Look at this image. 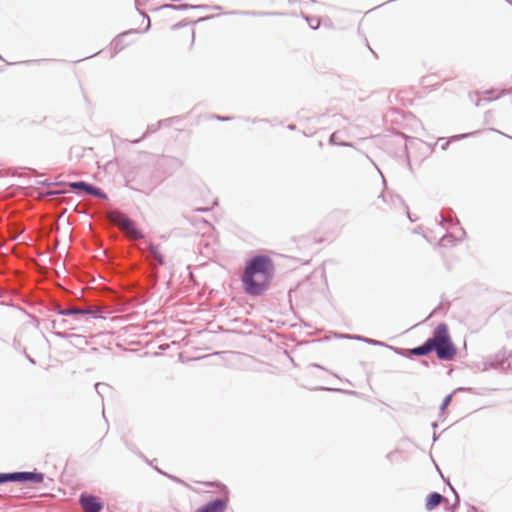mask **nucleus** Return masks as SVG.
Listing matches in <instances>:
<instances>
[{"label": "nucleus", "instance_id": "21", "mask_svg": "<svg viewBox=\"0 0 512 512\" xmlns=\"http://www.w3.org/2000/svg\"><path fill=\"white\" fill-rule=\"evenodd\" d=\"M337 134L338 132H333L330 137H329V144L331 145H339V146H343V147H349L351 146L352 144L349 143V142H337Z\"/></svg>", "mask_w": 512, "mask_h": 512}, {"label": "nucleus", "instance_id": "18", "mask_svg": "<svg viewBox=\"0 0 512 512\" xmlns=\"http://www.w3.org/2000/svg\"><path fill=\"white\" fill-rule=\"evenodd\" d=\"M353 339H356L358 341H362L364 343H367L369 345H373V346H383V347H387L389 349H392L394 348L393 346H390L384 342H381V341H378V340H375V339H372V338H367V337H364V336H354L352 337Z\"/></svg>", "mask_w": 512, "mask_h": 512}, {"label": "nucleus", "instance_id": "45", "mask_svg": "<svg viewBox=\"0 0 512 512\" xmlns=\"http://www.w3.org/2000/svg\"><path fill=\"white\" fill-rule=\"evenodd\" d=\"M206 485H208V486H214L215 484H214V483H212V482H209V483H206Z\"/></svg>", "mask_w": 512, "mask_h": 512}, {"label": "nucleus", "instance_id": "9", "mask_svg": "<svg viewBox=\"0 0 512 512\" xmlns=\"http://www.w3.org/2000/svg\"><path fill=\"white\" fill-rule=\"evenodd\" d=\"M227 14L231 15H243V16H254V17H265V16H279L282 13L270 12V11H256V10H234Z\"/></svg>", "mask_w": 512, "mask_h": 512}, {"label": "nucleus", "instance_id": "6", "mask_svg": "<svg viewBox=\"0 0 512 512\" xmlns=\"http://www.w3.org/2000/svg\"><path fill=\"white\" fill-rule=\"evenodd\" d=\"M79 503L84 512H100L103 509V503L94 495L82 493Z\"/></svg>", "mask_w": 512, "mask_h": 512}, {"label": "nucleus", "instance_id": "34", "mask_svg": "<svg viewBox=\"0 0 512 512\" xmlns=\"http://www.w3.org/2000/svg\"><path fill=\"white\" fill-rule=\"evenodd\" d=\"M287 128L291 131H294L296 129V126L294 124H289Z\"/></svg>", "mask_w": 512, "mask_h": 512}, {"label": "nucleus", "instance_id": "22", "mask_svg": "<svg viewBox=\"0 0 512 512\" xmlns=\"http://www.w3.org/2000/svg\"><path fill=\"white\" fill-rule=\"evenodd\" d=\"M455 242V238L453 237V235L451 234H446L444 236L441 237L440 241H439V244L441 246H448V245H453Z\"/></svg>", "mask_w": 512, "mask_h": 512}, {"label": "nucleus", "instance_id": "39", "mask_svg": "<svg viewBox=\"0 0 512 512\" xmlns=\"http://www.w3.org/2000/svg\"><path fill=\"white\" fill-rule=\"evenodd\" d=\"M222 491H223L225 494H227V493H228L227 487H226V486H224V485H222Z\"/></svg>", "mask_w": 512, "mask_h": 512}, {"label": "nucleus", "instance_id": "25", "mask_svg": "<svg viewBox=\"0 0 512 512\" xmlns=\"http://www.w3.org/2000/svg\"><path fill=\"white\" fill-rule=\"evenodd\" d=\"M156 470L160 473V474H163L165 476H167L168 478H170L171 480L177 482V483H181V484H185L184 481H182L181 479H179L178 477L176 476H173V475H169L165 472H163L162 470H160L159 468H156Z\"/></svg>", "mask_w": 512, "mask_h": 512}, {"label": "nucleus", "instance_id": "35", "mask_svg": "<svg viewBox=\"0 0 512 512\" xmlns=\"http://www.w3.org/2000/svg\"><path fill=\"white\" fill-rule=\"evenodd\" d=\"M463 390L471 391V388H462V387H459V388H457L454 392H457V391H463Z\"/></svg>", "mask_w": 512, "mask_h": 512}, {"label": "nucleus", "instance_id": "1", "mask_svg": "<svg viewBox=\"0 0 512 512\" xmlns=\"http://www.w3.org/2000/svg\"><path fill=\"white\" fill-rule=\"evenodd\" d=\"M392 350L404 357L418 356L423 357L435 352L439 360L451 361L457 354V347L453 343L448 325L446 323L438 324L432 331V335L421 345L411 349L392 348Z\"/></svg>", "mask_w": 512, "mask_h": 512}, {"label": "nucleus", "instance_id": "16", "mask_svg": "<svg viewBox=\"0 0 512 512\" xmlns=\"http://www.w3.org/2000/svg\"><path fill=\"white\" fill-rule=\"evenodd\" d=\"M479 131H474V132H471V133H465V134H460V135H455V136H452L450 138V140H446L445 138H440L439 141H444L442 144H441V149L442 150H446L450 144L451 141H458L460 139H464V138H468L470 136H473V135H476L478 134Z\"/></svg>", "mask_w": 512, "mask_h": 512}, {"label": "nucleus", "instance_id": "7", "mask_svg": "<svg viewBox=\"0 0 512 512\" xmlns=\"http://www.w3.org/2000/svg\"><path fill=\"white\" fill-rule=\"evenodd\" d=\"M228 505V498H216L202 506H200L195 512H224Z\"/></svg>", "mask_w": 512, "mask_h": 512}, {"label": "nucleus", "instance_id": "30", "mask_svg": "<svg viewBox=\"0 0 512 512\" xmlns=\"http://www.w3.org/2000/svg\"><path fill=\"white\" fill-rule=\"evenodd\" d=\"M63 193H64V191H62V190H54V191H48L47 195L48 196H55V195H61Z\"/></svg>", "mask_w": 512, "mask_h": 512}, {"label": "nucleus", "instance_id": "24", "mask_svg": "<svg viewBox=\"0 0 512 512\" xmlns=\"http://www.w3.org/2000/svg\"><path fill=\"white\" fill-rule=\"evenodd\" d=\"M452 396H453V394H449V395H447V396L443 399V401H442V403H441V405H440V412H444V411H445V409H446V408L448 407V405L451 403Z\"/></svg>", "mask_w": 512, "mask_h": 512}, {"label": "nucleus", "instance_id": "3", "mask_svg": "<svg viewBox=\"0 0 512 512\" xmlns=\"http://www.w3.org/2000/svg\"><path fill=\"white\" fill-rule=\"evenodd\" d=\"M114 222L121 230L131 237L135 239L143 238V233L137 228L136 223L125 214L119 213L115 215Z\"/></svg>", "mask_w": 512, "mask_h": 512}, {"label": "nucleus", "instance_id": "27", "mask_svg": "<svg viewBox=\"0 0 512 512\" xmlns=\"http://www.w3.org/2000/svg\"><path fill=\"white\" fill-rule=\"evenodd\" d=\"M306 19H307V21H308L309 26H310L312 29H316V28H318V26H319V20H318V19L309 18V17H307Z\"/></svg>", "mask_w": 512, "mask_h": 512}, {"label": "nucleus", "instance_id": "23", "mask_svg": "<svg viewBox=\"0 0 512 512\" xmlns=\"http://www.w3.org/2000/svg\"><path fill=\"white\" fill-rule=\"evenodd\" d=\"M110 386L104 383H96L95 390L97 394L103 399V394L106 390H109Z\"/></svg>", "mask_w": 512, "mask_h": 512}, {"label": "nucleus", "instance_id": "17", "mask_svg": "<svg viewBox=\"0 0 512 512\" xmlns=\"http://www.w3.org/2000/svg\"><path fill=\"white\" fill-rule=\"evenodd\" d=\"M51 328L57 331H61V329H74L71 323L66 319L61 320H52L50 322Z\"/></svg>", "mask_w": 512, "mask_h": 512}, {"label": "nucleus", "instance_id": "5", "mask_svg": "<svg viewBox=\"0 0 512 512\" xmlns=\"http://www.w3.org/2000/svg\"><path fill=\"white\" fill-rule=\"evenodd\" d=\"M68 186L74 191L82 192L84 194L91 195L100 199L107 198L102 189L85 181L70 182Z\"/></svg>", "mask_w": 512, "mask_h": 512}, {"label": "nucleus", "instance_id": "40", "mask_svg": "<svg viewBox=\"0 0 512 512\" xmlns=\"http://www.w3.org/2000/svg\"><path fill=\"white\" fill-rule=\"evenodd\" d=\"M149 29H150V19L148 18V25H147V27L145 28L144 31H148Z\"/></svg>", "mask_w": 512, "mask_h": 512}, {"label": "nucleus", "instance_id": "12", "mask_svg": "<svg viewBox=\"0 0 512 512\" xmlns=\"http://www.w3.org/2000/svg\"><path fill=\"white\" fill-rule=\"evenodd\" d=\"M209 8L208 5H192V4H164L160 7V9H173V10H185V9H199V10H207Z\"/></svg>", "mask_w": 512, "mask_h": 512}, {"label": "nucleus", "instance_id": "48", "mask_svg": "<svg viewBox=\"0 0 512 512\" xmlns=\"http://www.w3.org/2000/svg\"><path fill=\"white\" fill-rule=\"evenodd\" d=\"M0 59H1V60H4V59L2 58V56H1V55H0Z\"/></svg>", "mask_w": 512, "mask_h": 512}, {"label": "nucleus", "instance_id": "41", "mask_svg": "<svg viewBox=\"0 0 512 512\" xmlns=\"http://www.w3.org/2000/svg\"><path fill=\"white\" fill-rule=\"evenodd\" d=\"M437 427H438L437 422H433V423H432V428L435 430Z\"/></svg>", "mask_w": 512, "mask_h": 512}, {"label": "nucleus", "instance_id": "11", "mask_svg": "<svg viewBox=\"0 0 512 512\" xmlns=\"http://www.w3.org/2000/svg\"><path fill=\"white\" fill-rule=\"evenodd\" d=\"M439 220L437 222L442 227H445V225H456L459 223L458 219L455 217L453 211L451 209H448L446 212L441 213L439 215Z\"/></svg>", "mask_w": 512, "mask_h": 512}, {"label": "nucleus", "instance_id": "47", "mask_svg": "<svg viewBox=\"0 0 512 512\" xmlns=\"http://www.w3.org/2000/svg\"><path fill=\"white\" fill-rule=\"evenodd\" d=\"M312 366H313V367L321 368V367H320L319 365H317V364H313Z\"/></svg>", "mask_w": 512, "mask_h": 512}, {"label": "nucleus", "instance_id": "10", "mask_svg": "<svg viewBox=\"0 0 512 512\" xmlns=\"http://www.w3.org/2000/svg\"><path fill=\"white\" fill-rule=\"evenodd\" d=\"M442 501L447 499L438 492H431L426 498L425 508L427 511L434 510Z\"/></svg>", "mask_w": 512, "mask_h": 512}, {"label": "nucleus", "instance_id": "2", "mask_svg": "<svg viewBox=\"0 0 512 512\" xmlns=\"http://www.w3.org/2000/svg\"><path fill=\"white\" fill-rule=\"evenodd\" d=\"M275 265L273 260L263 254L250 258L245 265L241 280L245 292L250 296L263 294L274 278Z\"/></svg>", "mask_w": 512, "mask_h": 512}, {"label": "nucleus", "instance_id": "20", "mask_svg": "<svg viewBox=\"0 0 512 512\" xmlns=\"http://www.w3.org/2000/svg\"><path fill=\"white\" fill-rule=\"evenodd\" d=\"M161 121L158 122L157 124H151V125H148L147 127V130L146 132L144 133V135L139 138V139H136V140H133L132 143H139L142 139H144L147 135L151 134V133H154L156 132L160 127H161Z\"/></svg>", "mask_w": 512, "mask_h": 512}, {"label": "nucleus", "instance_id": "26", "mask_svg": "<svg viewBox=\"0 0 512 512\" xmlns=\"http://www.w3.org/2000/svg\"><path fill=\"white\" fill-rule=\"evenodd\" d=\"M10 482L9 472H1L0 473V485Z\"/></svg>", "mask_w": 512, "mask_h": 512}, {"label": "nucleus", "instance_id": "38", "mask_svg": "<svg viewBox=\"0 0 512 512\" xmlns=\"http://www.w3.org/2000/svg\"><path fill=\"white\" fill-rule=\"evenodd\" d=\"M27 359L30 363L35 364V360L31 358L30 356H27Z\"/></svg>", "mask_w": 512, "mask_h": 512}, {"label": "nucleus", "instance_id": "15", "mask_svg": "<svg viewBox=\"0 0 512 512\" xmlns=\"http://www.w3.org/2000/svg\"><path fill=\"white\" fill-rule=\"evenodd\" d=\"M138 32V30L136 29H131V30H128V31H125L123 33H120L119 35H117L114 40L112 41V46L114 48V51H115V54L118 53L119 51H121L123 48H124V45L122 43V39L128 35V34H131V33H136Z\"/></svg>", "mask_w": 512, "mask_h": 512}, {"label": "nucleus", "instance_id": "46", "mask_svg": "<svg viewBox=\"0 0 512 512\" xmlns=\"http://www.w3.org/2000/svg\"><path fill=\"white\" fill-rule=\"evenodd\" d=\"M214 9L219 10V9H221V7L220 6H215Z\"/></svg>", "mask_w": 512, "mask_h": 512}, {"label": "nucleus", "instance_id": "43", "mask_svg": "<svg viewBox=\"0 0 512 512\" xmlns=\"http://www.w3.org/2000/svg\"><path fill=\"white\" fill-rule=\"evenodd\" d=\"M209 18H210V17H202V18H200L198 21H204V20L209 19Z\"/></svg>", "mask_w": 512, "mask_h": 512}, {"label": "nucleus", "instance_id": "8", "mask_svg": "<svg viewBox=\"0 0 512 512\" xmlns=\"http://www.w3.org/2000/svg\"><path fill=\"white\" fill-rule=\"evenodd\" d=\"M147 256L149 260L156 264L157 266H161L164 264V257L158 250V247L153 243H148L147 245Z\"/></svg>", "mask_w": 512, "mask_h": 512}, {"label": "nucleus", "instance_id": "32", "mask_svg": "<svg viewBox=\"0 0 512 512\" xmlns=\"http://www.w3.org/2000/svg\"><path fill=\"white\" fill-rule=\"evenodd\" d=\"M215 118L219 121H228L230 120L231 118L230 117H225V116H219V115H216Z\"/></svg>", "mask_w": 512, "mask_h": 512}, {"label": "nucleus", "instance_id": "14", "mask_svg": "<svg viewBox=\"0 0 512 512\" xmlns=\"http://www.w3.org/2000/svg\"><path fill=\"white\" fill-rule=\"evenodd\" d=\"M56 314L60 316H85L84 308H56Z\"/></svg>", "mask_w": 512, "mask_h": 512}, {"label": "nucleus", "instance_id": "28", "mask_svg": "<svg viewBox=\"0 0 512 512\" xmlns=\"http://www.w3.org/2000/svg\"><path fill=\"white\" fill-rule=\"evenodd\" d=\"M84 312L86 315H91L93 318H100L101 316L96 314V311L93 308H84Z\"/></svg>", "mask_w": 512, "mask_h": 512}, {"label": "nucleus", "instance_id": "42", "mask_svg": "<svg viewBox=\"0 0 512 512\" xmlns=\"http://www.w3.org/2000/svg\"><path fill=\"white\" fill-rule=\"evenodd\" d=\"M437 439H438V436H437V434L434 432V434H433V441L435 442Z\"/></svg>", "mask_w": 512, "mask_h": 512}, {"label": "nucleus", "instance_id": "13", "mask_svg": "<svg viewBox=\"0 0 512 512\" xmlns=\"http://www.w3.org/2000/svg\"><path fill=\"white\" fill-rule=\"evenodd\" d=\"M54 334H55L56 337L62 338V339H68V338L76 339L77 341H76V343L73 344L74 346L86 345L87 344V341L84 338V336L79 335V334H69V333H67L65 331H55Z\"/></svg>", "mask_w": 512, "mask_h": 512}, {"label": "nucleus", "instance_id": "44", "mask_svg": "<svg viewBox=\"0 0 512 512\" xmlns=\"http://www.w3.org/2000/svg\"><path fill=\"white\" fill-rule=\"evenodd\" d=\"M381 177H382V180H383V184L385 186L386 185V180H385V178H384V176L382 174H381Z\"/></svg>", "mask_w": 512, "mask_h": 512}, {"label": "nucleus", "instance_id": "37", "mask_svg": "<svg viewBox=\"0 0 512 512\" xmlns=\"http://www.w3.org/2000/svg\"><path fill=\"white\" fill-rule=\"evenodd\" d=\"M384 202H386V196L384 193H381L380 196H379Z\"/></svg>", "mask_w": 512, "mask_h": 512}, {"label": "nucleus", "instance_id": "19", "mask_svg": "<svg viewBox=\"0 0 512 512\" xmlns=\"http://www.w3.org/2000/svg\"><path fill=\"white\" fill-rule=\"evenodd\" d=\"M390 203L394 206L401 205L406 210L407 216L410 221H414L409 213L408 206L405 204V201L400 197L399 195L391 196L390 197Z\"/></svg>", "mask_w": 512, "mask_h": 512}, {"label": "nucleus", "instance_id": "33", "mask_svg": "<svg viewBox=\"0 0 512 512\" xmlns=\"http://www.w3.org/2000/svg\"><path fill=\"white\" fill-rule=\"evenodd\" d=\"M469 512H483V511L479 510V509H478L477 507H475V506H470Z\"/></svg>", "mask_w": 512, "mask_h": 512}, {"label": "nucleus", "instance_id": "31", "mask_svg": "<svg viewBox=\"0 0 512 512\" xmlns=\"http://www.w3.org/2000/svg\"><path fill=\"white\" fill-rule=\"evenodd\" d=\"M37 183L39 185H43V186H51V185H53V183L48 181V180L38 181Z\"/></svg>", "mask_w": 512, "mask_h": 512}, {"label": "nucleus", "instance_id": "4", "mask_svg": "<svg viewBox=\"0 0 512 512\" xmlns=\"http://www.w3.org/2000/svg\"><path fill=\"white\" fill-rule=\"evenodd\" d=\"M10 482H19V483H42L44 481V474L34 471H15L9 472Z\"/></svg>", "mask_w": 512, "mask_h": 512}, {"label": "nucleus", "instance_id": "36", "mask_svg": "<svg viewBox=\"0 0 512 512\" xmlns=\"http://www.w3.org/2000/svg\"><path fill=\"white\" fill-rule=\"evenodd\" d=\"M39 60H28V61H24L23 63L25 64H30V63H34V62H38Z\"/></svg>", "mask_w": 512, "mask_h": 512}, {"label": "nucleus", "instance_id": "29", "mask_svg": "<svg viewBox=\"0 0 512 512\" xmlns=\"http://www.w3.org/2000/svg\"><path fill=\"white\" fill-rule=\"evenodd\" d=\"M450 488H451L452 492H453V493H454V495H455V503H454V505H455V506H458V505H459V503H460L459 495H458V493L456 492V490H455L452 486H450Z\"/></svg>", "mask_w": 512, "mask_h": 512}]
</instances>
